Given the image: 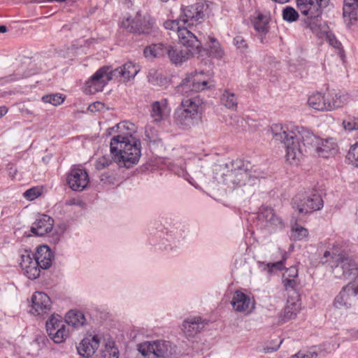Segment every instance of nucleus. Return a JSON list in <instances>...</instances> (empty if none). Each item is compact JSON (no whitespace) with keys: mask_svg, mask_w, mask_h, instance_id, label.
<instances>
[{"mask_svg":"<svg viewBox=\"0 0 358 358\" xmlns=\"http://www.w3.org/2000/svg\"><path fill=\"white\" fill-rule=\"evenodd\" d=\"M145 134L149 142L156 143L159 140L157 129L150 124L145 127Z\"/></svg>","mask_w":358,"mask_h":358,"instance_id":"nucleus-43","label":"nucleus"},{"mask_svg":"<svg viewBox=\"0 0 358 358\" xmlns=\"http://www.w3.org/2000/svg\"><path fill=\"white\" fill-rule=\"evenodd\" d=\"M355 290V286L350 282L336 296L334 306L338 308L350 306L353 297L357 295Z\"/></svg>","mask_w":358,"mask_h":358,"instance_id":"nucleus-23","label":"nucleus"},{"mask_svg":"<svg viewBox=\"0 0 358 358\" xmlns=\"http://www.w3.org/2000/svg\"><path fill=\"white\" fill-rule=\"evenodd\" d=\"M67 184L73 191H83L88 185L89 176L85 170L73 167L67 176Z\"/></svg>","mask_w":358,"mask_h":358,"instance_id":"nucleus-14","label":"nucleus"},{"mask_svg":"<svg viewBox=\"0 0 358 358\" xmlns=\"http://www.w3.org/2000/svg\"><path fill=\"white\" fill-rule=\"evenodd\" d=\"M274 132V139L284 144L286 159L290 164L296 163L303 155V151L315 152L320 145V138L308 131H303L299 136L293 131L284 130Z\"/></svg>","mask_w":358,"mask_h":358,"instance_id":"nucleus-2","label":"nucleus"},{"mask_svg":"<svg viewBox=\"0 0 358 358\" xmlns=\"http://www.w3.org/2000/svg\"><path fill=\"white\" fill-rule=\"evenodd\" d=\"M348 95L340 91L331 90L327 94L317 92L309 96L308 103L317 110H331L343 106L348 101Z\"/></svg>","mask_w":358,"mask_h":358,"instance_id":"nucleus-4","label":"nucleus"},{"mask_svg":"<svg viewBox=\"0 0 358 358\" xmlns=\"http://www.w3.org/2000/svg\"><path fill=\"white\" fill-rule=\"evenodd\" d=\"M8 112V108L6 106L0 107V117H3Z\"/></svg>","mask_w":358,"mask_h":358,"instance_id":"nucleus-56","label":"nucleus"},{"mask_svg":"<svg viewBox=\"0 0 358 358\" xmlns=\"http://www.w3.org/2000/svg\"><path fill=\"white\" fill-rule=\"evenodd\" d=\"M347 157L358 167V141L350 147Z\"/></svg>","mask_w":358,"mask_h":358,"instance_id":"nucleus-45","label":"nucleus"},{"mask_svg":"<svg viewBox=\"0 0 358 358\" xmlns=\"http://www.w3.org/2000/svg\"><path fill=\"white\" fill-rule=\"evenodd\" d=\"M20 267L24 274L29 279H36L40 275L41 268L34 257H31V252L25 250L21 255Z\"/></svg>","mask_w":358,"mask_h":358,"instance_id":"nucleus-17","label":"nucleus"},{"mask_svg":"<svg viewBox=\"0 0 358 358\" xmlns=\"http://www.w3.org/2000/svg\"><path fill=\"white\" fill-rule=\"evenodd\" d=\"M57 327H59V329H57L55 331H54V329H52L49 327L48 336L55 343H61L68 337L69 333L68 331L66 330L65 324L62 326L57 325Z\"/></svg>","mask_w":358,"mask_h":358,"instance_id":"nucleus-34","label":"nucleus"},{"mask_svg":"<svg viewBox=\"0 0 358 358\" xmlns=\"http://www.w3.org/2000/svg\"><path fill=\"white\" fill-rule=\"evenodd\" d=\"M330 254H331L330 252L327 250V251L324 252V253L323 255V257L324 258H326V257H329L330 255Z\"/></svg>","mask_w":358,"mask_h":358,"instance_id":"nucleus-60","label":"nucleus"},{"mask_svg":"<svg viewBox=\"0 0 358 358\" xmlns=\"http://www.w3.org/2000/svg\"><path fill=\"white\" fill-rule=\"evenodd\" d=\"M154 24V20L149 15H142L137 13L135 17L131 22L127 19L122 22V27L129 32L137 34H149L151 33Z\"/></svg>","mask_w":358,"mask_h":358,"instance_id":"nucleus-11","label":"nucleus"},{"mask_svg":"<svg viewBox=\"0 0 358 358\" xmlns=\"http://www.w3.org/2000/svg\"><path fill=\"white\" fill-rule=\"evenodd\" d=\"M357 10L356 5L344 3L343 15L348 27L353 25L357 21Z\"/></svg>","mask_w":358,"mask_h":358,"instance_id":"nucleus-31","label":"nucleus"},{"mask_svg":"<svg viewBox=\"0 0 358 358\" xmlns=\"http://www.w3.org/2000/svg\"><path fill=\"white\" fill-rule=\"evenodd\" d=\"M64 324V321L62 319V317L59 315H52L50 319L46 322V330L48 333L49 327L52 329H54V331L57 329H59V327H57V326H62Z\"/></svg>","mask_w":358,"mask_h":358,"instance_id":"nucleus-41","label":"nucleus"},{"mask_svg":"<svg viewBox=\"0 0 358 358\" xmlns=\"http://www.w3.org/2000/svg\"><path fill=\"white\" fill-rule=\"evenodd\" d=\"M86 320L84 314L78 310H70L67 313L65 317V322L74 328L82 327Z\"/></svg>","mask_w":358,"mask_h":358,"instance_id":"nucleus-30","label":"nucleus"},{"mask_svg":"<svg viewBox=\"0 0 358 358\" xmlns=\"http://www.w3.org/2000/svg\"><path fill=\"white\" fill-rule=\"evenodd\" d=\"M335 262L337 263L334 271L338 274L342 272V275L346 279H355L358 275L357 264L350 258L343 255H338Z\"/></svg>","mask_w":358,"mask_h":358,"instance_id":"nucleus-15","label":"nucleus"},{"mask_svg":"<svg viewBox=\"0 0 358 358\" xmlns=\"http://www.w3.org/2000/svg\"><path fill=\"white\" fill-rule=\"evenodd\" d=\"M100 344V338L96 335H89L84 338L77 347L78 353L83 357H90L94 354Z\"/></svg>","mask_w":358,"mask_h":358,"instance_id":"nucleus-19","label":"nucleus"},{"mask_svg":"<svg viewBox=\"0 0 358 358\" xmlns=\"http://www.w3.org/2000/svg\"><path fill=\"white\" fill-rule=\"evenodd\" d=\"M54 224V220L47 215H42L33 223L31 231L38 236H43L50 232Z\"/></svg>","mask_w":358,"mask_h":358,"instance_id":"nucleus-22","label":"nucleus"},{"mask_svg":"<svg viewBox=\"0 0 358 358\" xmlns=\"http://www.w3.org/2000/svg\"><path fill=\"white\" fill-rule=\"evenodd\" d=\"M183 46L186 48V50H180L176 46L170 45L167 56L172 64L176 65L181 64L184 62L187 61L190 57L199 55L203 50L202 43L200 40L199 45H198L195 50H192L193 48L189 45Z\"/></svg>","mask_w":358,"mask_h":358,"instance_id":"nucleus-13","label":"nucleus"},{"mask_svg":"<svg viewBox=\"0 0 358 358\" xmlns=\"http://www.w3.org/2000/svg\"><path fill=\"white\" fill-rule=\"evenodd\" d=\"M298 276V269L296 266H290L283 274V278L285 277L289 278H296Z\"/></svg>","mask_w":358,"mask_h":358,"instance_id":"nucleus-52","label":"nucleus"},{"mask_svg":"<svg viewBox=\"0 0 358 358\" xmlns=\"http://www.w3.org/2000/svg\"><path fill=\"white\" fill-rule=\"evenodd\" d=\"M300 310V306L297 303H288L283 311L282 319L287 321L295 318Z\"/></svg>","mask_w":358,"mask_h":358,"instance_id":"nucleus-35","label":"nucleus"},{"mask_svg":"<svg viewBox=\"0 0 358 358\" xmlns=\"http://www.w3.org/2000/svg\"><path fill=\"white\" fill-rule=\"evenodd\" d=\"M308 236V231L307 229L295 224L291 231V237L294 241H301Z\"/></svg>","mask_w":358,"mask_h":358,"instance_id":"nucleus-38","label":"nucleus"},{"mask_svg":"<svg viewBox=\"0 0 358 358\" xmlns=\"http://www.w3.org/2000/svg\"><path fill=\"white\" fill-rule=\"evenodd\" d=\"M345 129L348 131L358 130V117H350L343 122Z\"/></svg>","mask_w":358,"mask_h":358,"instance_id":"nucleus-46","label":"nucleus"},{"mask_svg":"<svg viewBox=\"0 0 358 358\" xmlns=\"http://www.w3.org/2000/svg\"><path fill=\"white\" fill-rule=\"evenodd\" d=\"M208 48L211 55L216 58H222L224 52L218 41L214 37H209Z\"/></svg>","mask_w":358,"mask_h":358,"instance_id":"nucleus-36","label":"nucleus"},{"mask_svg":"<svg viewBox=\"0 0 358 358\" xmlns=\"http://www.w3.org/2000/svg\"><path fill=\"white\" fill-rule=\"evenodd\" d=\"M233 308L237 312L248 310L252 304L250 298L241 291H236L231 301Z\"/></svg>","mask_w":358,"mask_h":358,"instance_id":"nucleus-28","label":"nucleus"},{"mask_svg":"<svg viewBox=\"0 0 358 358\" xmlns=\"http://www.w3.org/2000/svg\"><path fill=\"white\" fill-rule=\"evenodd\" d=\"M148 78L149 82L152 83V80L150 78V73H149V75L148 76Z\"/></svg>","mask_w":358,"mask_h":358,"instance_id":"nucleus-61","label":"nucleus"},{"mask_svg":"<svg viewBox=\"0 0 358 358\" xmlns=\"http://www.w3.org/2000/svg\"><path fill=\"white\" fill-rule=\"evenodd\" d=\"M207 85V80H201L199 78V74L195 73V74L188 76L184 78L180 85L176 87V92L184 96V99H187L194 96L196 92L205 90Z\"/></svg>","mask_w":358,"mask_h":358,"instance_id":"nucleus-10","label":"nucleus"},{"mask_svg":"<svg viewBox=\"0 0 358 358\" xmlns=\"http://www.w3.org/2000/svg\"><path fill=\"white\" fill-rule=\"evenodd\" d=\"M162 1H164V2H166V1H167L168 0H162Z\"/></svg>","mask_w":358,"mask_h":358,"instance_id":"nucleus-62","label":"nucleus"},{"mask_svg":"<svg viewBox=\"0 0 358 358\" xmlns=\"http://www.w3.org/2000/svg\"><path fill=\"white\" fill-rule=\"evenodd\" d=\"M144 358H148V357H144Z\"/></svg>","mask_w":358,"mask_h":358,"instance_id":"nucleus-63","label":"nucleus"},{"mask_svg":"<svg viewBox=\"0 0 358 358\" xmlns=\"http://www.w3.org/2000/svg\"><path fill=\"white\" fill-rule=\"evenodd\" d=\"M42 193L41 189L38 187H34L25 191L23 194L24 197L29 201H32L39 196Z\"/></svg>","mask_w":358,"mask_h":358,"instance_id":"nucleus-44","label":"nucleus"},{"mask_svg":"<svg viewBox=\"0 0 358 358\" xmlns=\"http://www.w3.org/2000/svg\"><path fill=\"white\" fill-rule=\"evenodd\" d=\"M42 100L44 102L51 103L53 106H58L63 103L64 99L62 97V94H55L45 95L42 97Z\"/></svg>","mask_w":358,"mask_h":358,"instance_id":"nucleus-42","label":"nucleus"},{"mask_svg":"<svg viewBox=\"0 0 358 358\" xmlns=\"http://www.w3.org/2000/svg\"><path fill=\"white\" fill-rule=\"evenodd\" d=\"M261 216L267 224L268 227H272L273 229H282L284 227V223L282 220L278 217L273 208L266 206L262 207L261 210Z\"/></svg>","mask_w":358,"mask_h":358,"instance_id":"nucleus-26","label":"nucleus"},{"mask_svg":"<svg viewBox=\"0 0 358 358\" xmlns=\"http://www.w3.org/2000/svg\"><path fill=\"white\" fill-rule=\"evenodd\" d=\"M350 284L355 286V288L356 289L355 291L358 294V274L355 279L352 282H350Z\"/></svg>","mask_w":358,"mask_h":358,"instance_id":"nucleus-55","label":"nucleus"},{"mask_svg":"<svg viewBox=\"0 0 358 358\" xmlns=\"http://www.w3.org/2000/svg\"><path fill=\"white\" fill-rule=\"evenodd\" d=\"M169 113L170 108L168 107V101L166 99L153 101L150 104V116L155 123L164 120Z\"/></svg>","mask_w":358,"mask_h":358,"instance_id":"nucleus-18","label":"nucleus"},{"mask_svg":"<svg viewBox=\"0 0 358 358\" xmlns=\"http://www.w3.org/2000/svg\"><path fill=\"white\" fill-rule=\"evenodd\" d=\"M34 257L37 261L40 268L47 269L51 266L53 254L48 246H39Z\"/></svg>","mask_w":358,"mask_h":358,"instance_id":"nucleus-24","label":"nucleus"},{"mask_svg":"<svg viewBox=\"0 0 358 358\" xmlns=\"http://www.w3.org/2000/svg\"><path fill=\"white\" fill-rule=\"evenodd\" d=\"M169 45L162 43L153 44L146 47L144 49V55L145 57H161L167 55L169 50Z\"/></svg>","mask_w":358,"mask_h":358,"instance_id":"nucleus-29","label":"nucleus"},{"mask_svg":"<svg viewBox=\"0 0 358 358\" xmlns=\"http://www.w3.org/2000/svg\"><path fill=\"white\" fill-rule=\"evenodd\" d=\"M344 3L356 5L358 8V0H344Z\"/></svg>","mask_w":358,"mask_h":358,"instance_id":"nucleus-57","label":"nucleus"},{"mask_svg":"<svg viewBox=\"0 0 358 358\" xmlns=\"http://www.w3.org/2000/svg\"><path fill=\"white\" fill-rule=\"evenodd\" d=\"M133 124L122 122L117 124L115 127L108 129L116 131L118 134L115 135L110 140V151L111 158L103 156L99 158L95 164L98 170L108 167L112 162L117 164L120 167L129 169L136 164L141 155V141L132 135Z\"/></svg>","mask_w":358,"mask_h":358,"instance_id":"nucleus-1","label":"nucleus"},{"mask_svg":"<svg viewBox=\"0 0 358 358\" xmlns=\"http://www.w3.org/2000/svg\"><path fill=\"white\" fill-rule=\"evenodd\" d=\"M113 79L114 77L110 67L103 66L87 81V88L92 94L102 91L108 82Z\"/></svg>","mask_w":358,"mask_h":358,"instance_id":"nucleus-12","label":"nucleus"},{"mask_svg":"<svg viewBox=\"0 0 358 358\" xmlns=\"http://www.w3.org/2000/svg\"><path fill=\"white\" fill-rule=\"evenodd\" d=\"M292 207L300 215H306L320 210L324 205L321 195L312 190L297 194L292 201Z\"/></svg>","mask_w":358,"mask_h":358,"instance_id":"nucleus-7","label":"nucleus"},{"mask_svg":"<svg viewBox=\"0 0 358 358\" xmlns=\"http://www.w3.org/2000/svg\"><path fill=\"white\" fill-rule=\"evenodd\" d=\"M317 353L315 351H308L306 353L299 352L293 355L292 358H317Z\"/></svg>","mask_w":358,"mask_h":358,"instance_id":"nucleus-50","label":"nucleus"},{"mask_svg":"<svg viewBox=\"0 0 358 358\" xmlns=\"http://www.w3.org/2000/svg\"><path fill=\"white\" fill-rule=\"evenodd\" d=\"M327 39L330 45L338 50V54L339 55L340 57L343 59L345 57V53L341 43L336 38L335 35L331 32H328L327 34Z\"/></svg>","mask_w":358,"mask_h":358,"instance_id":"nucleus-39","label":"nucleus"},{"mask_svg":"<svg viewBox=\"0 0 358 358\" xmlns=\"http://www.w3.org/2000/svg\"><path fill=\"white\" fill-rule=\"evenodd\" d=\"M202 103V100L198 96H191L187 99H182L181 101V108L188 110L192 114L199 116V109Z\"/></svg>","mask_w":358,"mask_h":358,"instance_id":"nucleus-32","label":"nucleus"},{"mask_svg":"<svg viewBox=\"0 0 358 358\" xmlns=\"http://www.w3.org/2000/svg\"><path fill=\"white\" fill-rule=\"evenodd\" d=\"M221 103L227 108L236 110L238 106V99L236 95L229 90H225L222 93Z\"/></svg>","mask_w":358,"mask_h":358,"instance_id":"nucleus-33","label":"nucleus"},{"mask_svg":"<svg viewBox=\"0 0 358 358\" xmlns=\"http://www.w3.org/2000/svg\"><path fill=\"white\" fill-rule=\"evenodd\" d=\"M208 6L203 2L180 8V20L187 27H196L204 21Z\"/></svg>","mask_w":358,"mask_h":358,"instance_id":"nucleus-8","label":"nucleus"},{"mask_svg":"<svg viewBox=\"0 0 358 358\" xmlns=\"http://www.w3.org/2000/svg\"><path fill=\"white\" fill-rule=\"evenodd\" d=\"M7 31V27L4 25L0 26V33H5Z\"/></svg>","mask_w":358,"mask_h":358,"instance_id":"nucleus-59","label":"nucleus"},{"mask_svg":"<svg viewBox=\"0 0 358 358\" xmlns=\"http://www.w3.org/2000/svg\"><path fill=\"white\" fill-rule=\"evenodd\" d=\"M260 176L249 162L239 159L226 164L222 173L225 184L236 186L252 185Z\"/></svg>","mask_w":358,"mask_h":358,"instance_id":"nucleus-3","label":"nucleus"},{"mask_svg":"<svg viewBox=\"0 0 358 358\" xmlns=\"http://www.w3.org/2000/svg\"><path fill=\"white\" fill-rule=\"evenodd\" d=\"M282 18L288 22H293L298 20L299 13L291 6H287L282 10Z\"/></svg>","mask_w":358,"mask_h":358,"instance_id":"nucleus-40","label":"nucleus"},{"mask_svg":"<svg viewBox=\"0 0 358 358\" xmlns=\"http://www.w3.org/2000/svg\"><path fill=\"white\" fill-rule=\"evenodd\" d=\"M180 17L177 20H167L164 23L166 29L177 32L179 43L182 45H189L192 50H195L199 45V39L192 31L186 27H182L180 23Z\"/></svg>","mask_w":358,"mask_h":358,"instance_id":"nucleus-9","label":"nucleus"},{"mask_svg":"<svg viewBox=\"0 0 358 358\" xmlns=\"http://www.w3.org/2000/svg\"><path fill=\"white\" fill-rule=\"evenodd\" d=\"M103 106V104L102 103L97 101V102H95L93 104L90 105L89 106V109L91 111H94V110H99Z\"/></svg>","mask_w":358,"mask_h":358,"instance_id":"nucleus-54","label":"nucleus"},{"mask_svg":"<svg viewBox=\"0 0 358 358\" xmlns=\"http://www.w3.org/2000/svg\"><path fill=\"white\" fill-rule=\"evenodd\" d=\"M8 175L9 176L13 179L17 172V169L12 164H9L8 167Z\"/></svg>","mask_w":358,"mask_h":358,"instance_id":"nucleus-53","label":"nucleus"},{"mask_svg":"<svg viewBox=\"0 0 358 358\" xmlns=\"http://www.w3.org/2000/svg\"><path fill=\"white\" fill-rule=\"evenodd\" d=\"M206 324L207 322L200 317H189L183 322L182 331L186 337L193 338L201 332Z\"/></svg>","mask_w":358,"mask_h":358,"instance_id":"nucleus-21","label":"nucleus"},{"mask_svg":"<svg viewBox=\"0 0 358 358\" xmlns=\"http://www.w3.org/2000/svg\"><path fill=\"white\" fill-rule=\"evenodd\" d=\"M140 71V68L136 64L128 62L122 66L112 70L114 78H120L124 82L134 78Z\"/></svg>","mask_w":358,"mask_h":358,"instance_id":"nucleus-20","label":"nucleus"},{"mask_svg":"<svg viewBox=\"0 0 358 358\" xmlns=\"http://www.w3.org/2000/svg\"><path fill=\"white\" fill-rule=\"evenodd\" d=\"M254 27L259 33L266 34L268 31L267 18L259 14L254 22Z\"/></svg>","mask_w":358,"mask_h":358,"instance_id":"nucleus-37","label":"nucleus"},{"mask_svg":"<svg viewBox=\"0 0 358 358\" xmlns=\"http://www.w3.org/2000/svg\"><path fill=\"white\" fill-rule=\"evenodd\" d=\"M31 303L30 312L34 315L43 316L48 314L51 309L50 299L43 292H35L31 296Z\"/></svg>","mask_w":358,"mask_h":358,"instance_id":"nucleus-16","label":"nucleus"},{"mask_svg":"<svg viewBox=\"0 0 358 358\" xmlns=\"http://www.w3.org/2000/svg\"><path fill=\"white\" fill-rule=\"evenodd\" d=\"M233 43L242 52H245L248 48L246 41L239 35L234 38Z\"/></svg>","mask_w":358,"mask_h":358,"instance_id":"nucleus-47","label":"nucleus"},{"mask_svg":"<svg viewBox=\"0 0 358 358\" xmlns=\"http://www.w3.org/2000/svg\"><path fill=\"white\" fill-rule=\"evenodd\" d=\"M329 0H296V6L302 15L307 17L305 23L313 32H317L320 28L319 17L322 8H326Z\"/></svg>","mask_w":358,"mask_h":358,"instance_id":"nucleus-5","label":"nucleus"},{"mask_svg":"<svg viewBox=\"0 0 358 358\" xmlns=\"http://www.w3.org/2000/svg\"><path fill=\"white\" fill-rule=\"evenodd\" d=\"M337 144L332 138H320V145L316 148L315 153L320 157L328 158L337 152Z\"/></svg>","mask_w":358,"mask_h":358,"instance_id":"nucleus-25","label":"nucleus"},{"mask_svg":"<svg viewBox=\"0 0 358 358\" xmlns=\"http://www.w3.org/2000/svg\"><path fill=\"white\" fill-rule=\"evenodd\" d=\"M174 117L177 124L184 128H189L194 124L199 116L192 114L188 110L179 108L176 110Z\"/></svg>","mask_w":358,"mask_h":358,"instance_id":"nucleus-27","label":"nucleus"},{"mask_svg":"<svg viewBox=\"0 0 358 358\" xmlns=\"http://www.w3.org/2000/svg\"><path fill=\"white\" fill-rule=\"evenodd\" d=\"M138 350L143 357L148 358H173L177 354L176 346L164 340L140 343L138 345Z\"/></svg>","mask_w":358,"mask_h":358,"instance_id":"nucleus-6","label":"nucleus"},{"mask_svg":"<svg viewBox=\"0 0 358 358\" xmlns=\"http://www.w3.org/2000/svg\"><path fill=\"white\" fill-rule=\"evenodd\" d=\"M282 282L286 290H296L298 286L296 278L285 277V278H283Z\"/></svg>","mask_w":358,"mask_h":358,"instance_id":"nucleus-49","label":"nucleus"},{"mask_svg":"<svg viewBox=\"0 0 358 358\" xmlns=\"http://www.w3.org/2000/svg\"><path fill=\"white\" fill-rule=\"evenodd\" d=\"M279 346H280V345H278L277 348H270V347H267V348H266V352H274V351H276V350H278V348H279Z\"/></svg>","mask_w":358,"mask_h":358,"instance_id":"nucleus-58","label":"nucleus"},{"mask_svg":"<svg viewBox=\"0 0 358 358\" xmlns=\"http://www.w3.org/2000/svg\"><path fill=\"white\" fill-rule=\"evenodd\" d=\"M119 352L117 348L114 346H106V350L102 352L103 358H118Z\"/></svg>","mask_w":358,"mask_h":358,"instance_id":"nucleus-48","label":"nucleus"},{"mask_svg":"<svg viewBox=\"0 0 358 358\" xmlns=\"http://www.w3.org/2000/svg\"><path fill=\"white\" fill-rule=\"evenodd\" d=\"M285 259L280 260V261H278L277 262H274V263H269L267 264V266L268 268V271H272L273 270H278V271H281L282 269H284V262H285Z\"/></svg>","mask_w":358,"mask_h":358,"instance_id":"nucleus-51","label":"nucleus"}]
</instances>
